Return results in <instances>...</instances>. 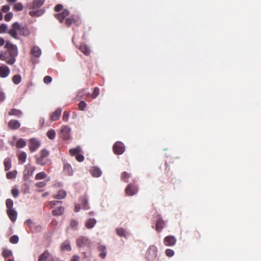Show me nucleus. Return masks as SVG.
<instances>
[{
	"instance_id": "obj_56",
	"label": "nucleus",
	"mask_w": 261,
	"mask_h": 261,
	"mask_svg": "<svg viewBox=\"0 0 261 261\" xmlns=\"http://www.w3.org/2000/svg\"><path fill=\"white\" fill-rule=\"evenodd\" d=\"M6 99V95L4 92L0 90V102H3Z\"/></svg>"
},
{
	"instance_id": "obj_18",
	"label": "nucleus",
	"mask_w": 261,
	"mask_h": 261,
	"mask_svg": "<svg viewBox=\"0 0 261 261\" xmlns=\"http://www.w3.org/2000/svg\"><path fill=\"white\" fill-rule=\"evenodd\" d=\"M165 222L159 217L156 220L155 229L158 232H161L165 226Z\"/></svg>"
},
{
	"instance_id": "obj_62",
	"label": "nucleus",
	"mask_w": 261,
	"mask_h": 261,
	"mask_svg": "<svg viewBox=\"0 0 261 261\" xmlns=\"http://www.w3.org/2000/svg\"><path fill=\"white\" fill-rule=\"evenodd\" d=\"M5 43V40L3 38L0 37V46H3Z\"/></svg>"
},
{
	"instance_id": "obj_26",
	"label": "nucleus",
	"mask_w": 261,
	"mask_h": 261,
	"mask_svg": "<svg viewBox=\"0 0 261 261\" xmlns=\"http://www.w3.org/2000/svg\"><path fill=\"white\" fill-rule=\"evenodd\" d=\"M49 256L50 253L48 251L45 250L39 256L38 261H46L49 258Z\"/></svg>"
},
{
	"instance_id": "obj_14",
	"label": "nucleus",
	"mask_w": 261,
	"mask_h": 261,
	"mask_svg": "<svg viewBox=\"0 0 261 261\" xmlns=\"http://www.w3.org/2000/svg\"><path fill=\"white\" fill-rule=\"evenodd\" d=\"M70 129L69 127L65 126L61 130V136L65 140H68L69 139V132Z\"/></svg>"
},
{
	"instance_id": "obj_55",
	"label": "nucleus",
	"mask_w": 261,
	"mask_h": 261,
	"mask_svg": "<svg viewBox=\"0 0 261 261\" xmlns=\"http://www.w3.org/2000/svg\"><path fill=\"white\" fill-rule=\"evenodd\" d=\"M11 193L13 195V196L16 198L18 196L19 194V191L17 189H13L11 190Z\"/></svg>"
},
{
	"instance_id": "obj_42",
	"label": "nucleus",
	"mask_w": 261,
	"mask_h": 261,
	"mask_svg": "<svg viewBox=\"0 0 261 261\" xmlns=\"http://www.w3.org/2000/svg\"><path fill=\"white\" fill-rule=\"evenodd\" d=\"M23 7L21 3H18L15 4L13 10L16 11H20L23 10Z\"/></svg>"
},
{
	"instance_id": "obj_4",
	"label": "nucleus",
	"mask_w": 261,
	"mask_h": 261,
	"mask_svg": "<svg viewBox=\"0 0 261 261\" xmlns=\"http://www.w3.org/2000/svg\"><path fill=\"white\" fill-rule=\"evenodd\" d=\"M157 251V248L155 246L152 245L149 246L145 254L146 258L148 260H153L156 257Z\"/></svg>"
},
{
	"instance_id": "obj_46",
	"label": "nucleus",
	"mask_w": 261,
	"mask_h": 261,
	"mask_svg": "<svg viewBox=\"0 0 261 261\" xmlns=\"http://www.w3.org/2000/svg\"><path fill=\"white\" fill-rule=\"evenodd\" d=\"M18 240L19 238L18 236L16 235L12 236L10 238V242L12 244H16L18 242Z\"/></svg>"
},
{
	"instance_id": "obj_60",
	"label": "nucleus",
	"mask_w": 261,
	"mask_h": 261,
	"mask_svg": "<svg viewBox=\"0 0 261 261\" xmlns=\"http://www.w3.org/2000/svg\"><path fill=\"white\" fill-rule=\"evenodd\" d=\"M82 208V206H81V204L80 203V204H76L75 205V207H74V211L75 212H79L80 209Z\"/></svg>"
},
{
	"instance_id": "obj_28",
	"label": "nucleus",
	"mask_w": 261,
	"mask_h": 261,
	"mask_svg": "<svg viewBox=\"0 0 261 261\" xmlns=\"http://www.w3.org/2000/svg\"><path fill=\"white\" fill-rule=\"evenodd\" d=\"M45 0H34L32 4V8L36 9L41 7L44 3Z\"/></svg>"
},
{
	"instance_id": "obj_20",
	"label": "nucleus",
	"mask_w": 261,
	"mask_h": 261,
	"mask_svg": "<svg viewBox=\"0 0 261 261\" xmlns=\"http://www.w3.org/2000/svg\"><path fill=\"white\" fill-rule=\"evenodd\" d=\"M64 172L68 175H72L73 173V169L71 166L68 163H65L63 167Z\"/></svg>"
},
{
	"instance_id": "obj_57",
	"label": "nucleus",
	"mask_w": 261,
	"mask_h": 261,
	"mask_svg": "<svg viewBox=\"0 0 261 261\" xmlns=\"http://www.w3.org/2000/svg\"><path fill=\"white\" fill-rule=\"evenodd\" d=\"M63 9V5H62L61 4H58L57 5L55 8H54V10L56 11V12H59L62 9Z\"/></svg>"
},
{
	"instance_id": "obj_54",
	"label": "nucleus",
	"mask_w": 261,
	"mask_h": 261,
	"mask_svg": "<svg viewBox=\"0 0 261 261\" xmlns=\"http://www.w3.org/2000/svg\"><path fill=\"white\" fill-rule=\"evenodd\" d=\"M75 159L78 162H81L84 161L85 158L83 155L79 153L76 155Z\"/></svg>"
},
{
	"instance_id": "obj_63",
	"label": "nucleus",
	"mask_w": 261,
	"mask_h": 261,
	"mask_svg": "<svg viewBox=\"0 0 261 261\" xmlns=\"http://www.w3.org/2000/svg\"><path fill=\"white\" fill-rule=\"evenodd\" d=\"M44 119H41L39 120V124H41V126H42L44 123Z\"/></svg>"
},
{
	"instance_id": "obj_24",
	"label": "nucleus",
	"mask_w": 261,
	"mask_h": 261,
	"mask_svg": "<svg viewBox=\"0 0 261 261\" xmlns=\"http://www.w3.org/2000/svg\"><path fill=\"white\" fill-rule=\"evenodd\" d=\"M98 251L99 252V256L101 258H105L107 255L106 247L103 245H100L98 247Z\"/></svg>"
},
{
	"instance_id": "obj_25",
	"label": "nucleus",
	"mask_w": 261,
	"mask_h": 261,
	"mask_svg": "<svg viewBox=\"0 0 261 261\" xmlns=\"http://www.w3.org/2000/svg\"><path fill=\"white\" fill-rule=\"evenodd\" d=\"M96 223V220L94 218H90L86 221L85 227L88 229H91L95 226Z\"/></svg>"
},
{
	"instance_id": "obj_30",
	"label": "nucleus",
	"mask_w": 261,
	"mask_h": 261,
	"mask_svg": "<svg viewBox=\"0 0 261 261\" xmlns=\"http://www.w3.org/2000/svg\"><path fill=\"white\" fill-rule=\"evenodd\" d=\"M66 196V192L63 190H60L57 194L55 195L54 197L56 199H61L64 198Z\"/></svg>"
},
{
	"instance_id": "obj_34",
	"label": "nucleus",
	"mask_w": 261,
	"mask_h": 261,
	"mask_svg": "<svg viewBox=\"0 0 261 261\" xmlns=\"http://www.w3.org/2000/svg\"><path fill=\"white\" fill-rule=\"evenodd\" d=\"M130 174L126 172H123L121 173V179L125 182H128L129 181V178H130Z\"/></svg>"
},
{
	"instance_id": "obj_10",
	"label": "nucleus",
	"mask_w": 261,
	"mask_h": 261,
	"mask_svg": "<svg viewBox=\"0 0 261 261\" xmlns=\"http://www.w3.org/2000/svg\"><path fill=\"white\" fill-rule=\"evenodd\" d=\"M10 69L5 64H0V77L6 78L9 75Z\"/></svg>"
},
{
	"instance_id": "obj_44",
	"label": "nucleus",
	"mask_w": 261,
	"mask_h": 261,
	"mask_svg": "<svg viewBox=\"0 0 261 261\" xmlns=\"http://www.w3.org/2000/svg\"><path fill=\"white\" fill-rule=\"evenodd\" d=\"M99 94V89L97 87H95L94 89L93 92L91 94V96L93 98H95Z\"/></svg>"
},
{
	"instance_id": "obj_49",
	"label": "nucleus",
	"mask_w": 261,
	"mask_h": 261,
	"mask_svg": "<svg viewBox=\"0 0 261 261\" xmlns=\"http://www.w3.org/2000/svg\"><path fill=\"white\" fill-rule=\"evenodd\" d=\"M62 203L60 201H51L49 202V205L51 208H54L56 205H58L59 204H61Z\"/></svg>"
},
{
	"instance_id": "obj_38",
	"label": "nucleus",
	"mask_w": 261,
	"mask_h": 261,
	"mask_svg": "<svg viewBox=\"0 0 261 261\" xmlns=\"http://www.w3.org/2000/svg\"><path fill=\"white\" fill-rule=\"evenodd\" d=\"M116 231L117 234L119 236L124 237H126V231H125V229H123V228H117Z\"/></svg>"
},
{
	"instance_id": "obj_48",
	"label": "nucleus",
	"mask_w": 261,
	"mask_h": 261,
	"mask_svg": "<svg viewBox=\"0 0 261 261\" xmlns=\"http://www.w3.org/2000/svg\"><path fill=\"white\" fill-rule=\"evenodd\" d=\"M165 254L166 255L170 257H172L173 256L174 254V252L173 250L172 249H167L166 250H165Z\"/></svg>"
},
{
	"instance_id": "obj_21",
	"label": "nucleus",
	"mask_w": 261,
	"mask_h": 261,
	"mask_svg": "<svg viewBox=\"0 0 261 261\" xmlns=\"http://www.w3.org/2000/svg\"><path fill=\"white\" fill-rule=\"evenodd\" d=\"M61 250L62 251H69L71 250L69 241L66 240L63 242L60 245Z\"/></svg>"
},
{
	"instance_id": "obj_2",
	"label": "nucleus",
	"mask_w": 261,
	"mask_h": 261,
	"mask_svg": "<svg viewBox=\"0 0 261 261\" xmlns=\"http://www.w3.org/2000/svg\"><path fill=\"white\" fill-rule=\"evenodd\" d=\"M17 32L20 35L24 36H28L30 34V30L27 27L21 26L18 22H15L12 24L8 33L12 37L17 39Z\"/></svg>"
},
{
	"instance_id": "obj_36",
	"label": "nucleus",
	"mask_w": 261,
	"mask_h": 261,
	"mask_svg": "<svg viewBox=\"0 0 261 261\" xmlns=\"http://www.w3.org/2000/svg\"><path fill=\"white\" fill-rule=\"evenodd\" d=\"M12 81L16 85L19 84L21 81V76L19 74H16L12 77Z\"/></svg>"
},
{
	"instance_id": "obj_52",
	"label": "nucleus",
	"mask_w": 261,
	"mask_h": 261,
	"mask_svg": "<svg viewBox=\"0 0 261 261\" xmlns=\"http://www.w3.org/2000/svg\"><path fill=\"white\" fill-rule=\"evenodd\" d=\"M69 117V113L67 111H64L63 115V120L67 121Z\"/></svg>"
},
{
	"instance_id": "obj_33",
	"label": "nucleus",
	"mask_w": 261,
	"mask_h": 261,
	"mask_svg": "<svg viewBox=\"0 0 261 261\" xmlns=\"http://www.w3.org/2000/svg\"><path fill=\"white\" fill-rule=\"evenodd\" d=\"M81 151V147L79 146H77L75 148H71L69 150V153L71 155L74 156L77 154H79Z\"/></svg>"
},
{
	"instance_id": "obj_29",
	"label": "nucleus",
	"mask_w": 261,
	"mask_h": 261,
	"mask_svg": "<svg viewBox=\"0 0 261 261\" xmlns=\"http://www.w3.org/2000/svg\"><path fill=\"white\" fill-rule=\"evenodd\" d=\"M64 211V208L62 206H59L57 208L53 210L52 214L54 216H61Z\"/></svg>"
},
{
	"instance_id": "obj_53",
	"label": "nucleus",
	"mask_w": 261,
	"mask_h": 261,
	"mask_svg": "<svg viewBox=\"0 0 261 261\" xmlns=\"http://www.w3.org/2000/svg\"><path fill=\"white\" fill-rule=\"evenodd\" d=\"M52 81V78L51 76L46 75L44 77L43 82L45 84H48Z\"/></svg>"
},
{
	"instance_id": "obj_61",
	"label": "nucleus",
	"mask_w": 261,
	"mask_h": 261,
	"mask_svg": "<svg viewBox=\"0 0 261 261\" xmlns=\"http://www.w3.org/2000/svg\"><path fill=\"white\" fill-rule=\"evenodd\" d=\"M79 256L77 255H73L70 261H79Z\"/></svg>"
},
{
	"instance_id": "obj_15",
	"label": "nucleus",
	"mask_w": 261,
	"mask_h": 261,
	"mask_svg": "<svg viewBox=\"0 0 261 261\" xmlns=\"http://www.w3.org/2000/svg\"><path fill=\"white\" fill-rule=\"evenodd\" d=\"M79 201L82 206V208L84 210H88L90 208L88 204V199L86 195L81 196L80 198Z\"/></svg>"
},
{
	"instance_id": "obj_19",
	"label": "nucleus",
	"mask_w": 261,
	"mask_h": 261,
	"mask_svg": "<svg viewBox=\"0 0 261 261\" xmlns=\"http://www.w3.org/2000/svg\"><path fill=\"white\" fill-rule=\"evenodd\" d=\"M8 115L9 116H15L17 117H20L22 115V112L21 110L19 109H11L9 112H8Z\"/></svg>"
},
{
	"instance_id": "obj_50",
	"label": "nucleus",
	"mask_w": 261,
	"mask_h": 261,
	"mask_svg": "<svg viewBox=\"0 0 261 261\" xmlns=\"http://www.w3.org/2000/svg\"><path fill=\"white\" fill-rule=\"evenodd\" d=\"M7 30V25L6 24H2L0 25V33H4Z\"/></svg>"
},
{
	"instance_id": "obj_13",
	"label": "nucleus",
	"mask_w": 261,
	"mask_h": 261,
	"mask_svg": "<svg viewBox=\"0 0 261 261\" xmlns=\"http://www.w3.org/2000/svg\"><path fill=\"white\" fill-rule=\"evenodd\" d=\"M8 126L10 129L15 130L20 127V123L17 120L12 119L8 122Z\"/></svg>"
},
{
	"instance_id": "obj_59",
	"label": "nucleus",
	"mask_w": 261,
	"mask_h": 261,
	"mask_svg": "<svg viewBox=\"0 0 261 261\" xmlns=\"http://www.w3.org/2000/svg\"><path fill=\"white\" fill-rule=\"evenodd\" d=\"M9 9H10V7L9 6L5 5L2 7V11L4 13H6L9 10Z\"/></svg>"
},
{
	"instance_id": "obj_35",
	"label": "nucleus",
	"mask_w": 261,
	"mask_h": 261,
	"mask_svg": "<svg viewBox=\"0 0 261 261\" xmlns=\"http://www.w3.org/2000/svg\"><path fill=\"white\" fill-rule=\"evenodd\" d=\"M4 164L6 171H8L11 167V161L10 158H6L4 160Z\"/></svg>"
},
{
	"instance_id": "obj_51",
	"label": "nucleus",
	"mask_w": 261,
	"mask_h": 261,
	"mask_svg": "<svg viewBox=\"0 0 261 261\" xmlns=\"http://www.w3.org/2000/svg\"><path fill=\"white\" fill-rule=\"evenodd\" d=\"M13 17V14L11 12L7 13L5 16V20L6 21H9Z\"/></svg>"
},
{
	"instance_id": "obj_5",
	"label": "nucleus",
	"mask_w": 261,
	"mask_h": 261,
	"mask_svg": "<svg viewBox=\"0 0 261 261\" xmlns=\"http://www.w3.org/2000/svg\"><path fill=\"white\" fill-rule=\"evenodd\" d=\"M72 23L78 26L81 23V20L79 16L71 15L70 17L66 18L65 20V24L68 27H69Z\"/></svg>"
},
{
	"instance_id": "obj_39",
	"label": "nucleus",
	"mask_w": 261,
	"mask_h": 261,
	"mask_svg": "<svg viewBox=\"0 0 261 261\" xmlns=\"http://www.w3.org/2000/svg\"><path fill=\"white\" fill-rule=\"evenodd\" d=\"M47 137L51 140L55 138L56 136V132L54 129H50L47 132Z\"/></svg>"
},
{
	"instance_id": "obj_64",
	"label": "nucleus",
	"mask_w": 261,
	"mask_h": 261,
	"mask_svg": "<svg viewBox=\"0 0 261 261\" xmlns=\"http://www.w3.org/2000/svg\"><path fill=\"white\" fill-rule=\"evenodd\" d=\"M35 14V12H34V11H30V15H31L32 16H34Z\"/></svg>"
},
{
	"instance_id": "obj_1",
	"label": "nucleus",
	"mask_w": 261,
	"mask_h": 261,
	"mask_svg": "<svg viewBox=\"0 0 261 261\" xmlns=\"http://www.w3.org/2000/svg\"><path fill=\"white\" fill-rule=\"evenodd\" d=\"M7 51L0 54V60L4 61L10 65H13L16 61V57L18 55L17 47L11 43L7 42L5 45Z\"/></svg>"
},
{
	"instance_id": "obj_17",
	"label": "nucleus",
	"mask_w": 261,
	"mask_h": 261,
	"mask_svg": "<svg viewBox=\"0 0 261 261\" xmlns=\"http://www.w3.org/2000/svg\"><path fill=\"white\" fill-rule=\"evenodd\" d=\"M7 214L9 218V219L12 221H15L17 218V212L16 211L13 209H7Z\"/></svg>"
},
{
	"instance_id": "obj_58",
	"label": "nucleus",
	"mask_w": 261,
	"mask_h": 261,
	"mask_svg": "<svg viewBox=\"0 0 261 261\" xmlns=\"http://www.w3.org/2000/svg\"><path fill=\"white\" fill-rule=\"evenodd\" d=\"M35 185L38 188H42L46 185V183L44 181H40V182H37L35 184Z\"/></svg>"
},
{
	"instance_id": "obj_43",
	"label": "nucleus",
	"mask_w": 261,
	"mask_h": 261,
	"mask_svg": "<svg viewBox=\"0 0 261 261\" xmlns=\"http://www.w3.org/2000/svg\"><path fill=\"white\" fill-rule=\"evenodd\" d=\"M6 205L7 209H13V201L11 199H7L6 201Z\"/></svg>"
},
{
	"instance_id": "obj_45",
	"label": "nucleus",
	"mask_w": 261,
	"mask_h": 261,
	"mask_svg": "<svg viewBox=\"0 0 261 261\" xmlns=\"http://www.w3.org/2000/svg\"><path fill=\"white\" fill-rule=\"evenodd\" d=\"M78 222L74 219H72L70 221V226L73 229H76L78 226Z\"/></svg>"
},
{
	"instance_id": "obj_9",
	"label": "nucleus",
	"mask_w": 261,
	"mask_h": 261,
	"mask_svg": "<svg viewBox=\"0 0 261 261\" xmlns=\"http://www.w3.org/2000/svg\"><path fill=\"white\" fill-rule=\"evenodd\" d=\"M138 189L136 185L130 184L127 186L125 192L128 196H133L138 192Z\"/></svg>"
},
{
	"instance_id": "obj_16",
	"label": "nucleus",
	"mask_w": 261,
	"mask_h": 261,
	"mask_svg": "<svg viewBox=\"0 0 261 261\" xmlns=\"http://www.w3.org/2000/svg\"><path fill=\"white\" fill-rule=\"evenodd\" d=\"M62 110L60 108L57 109L55 112H53L50 116V119L53 121L58 120L61 116Z\"/></svg>"
},
{
	"instance_id": "obj_32",
	"label": "nucleus",
	"mask_w": 261,
	"mask_h": 261,
	"mask_svg": "<svg viewBox=\"0 0 261 261\" xmlns=\"http://www.w3.org/2000/svg\"><path fill=\"white\" fill-rule=\"evenodd\" d=\"M26 145L25 141L21 138L18 139L16 143V146L18 148H21L25 147Z\"/></svg>"
},
{
	"instance_id": "obj_8",
	"label": "nucleus",
	"mask_w": 261,
	"mask_h": 261,
	"mask_svg": "<svg viewBox=\"0 0 261 261\" xmlns=\"http://www.w3.org/2000/svg\"><path fill=\"white\" fill-rule=\"evenodd\" d=\"M113 150L116 154H121L124 151V145L120 142H117L113 145Z\"/></svg>"
},
{
	"instance_id": "obj_23",
	"label": "nucleus",
	"mask_w": 261,
	"mask_h": 261,
	"mask_svg": "<svg viewBox=\"0 0 261 261\" xmlns=\"http://www.w3.org/2000/svg\"><path fill=\"white\" fill-rule=\"evenodd\" d=\"M31 54L36 57H39L41 55V50L38 46H33L31 50Z\"/></svg>"
},
{
	"instance_id": "obj_11",
	"label": "nucleus",
	"mask_w": 261,
	"mask_h": 261,
	"mask_svg": "<svg viewBox=\"0 0 261 261\" xmlns=\"http://www.w3.org/2000/svg\"><path fill=\"white\" fill-rule=\"evenodd\" d=\"M176 242V239L173 236H168L164 239V244L167 246H174Z\"/></svg>"
},
{
	"instance_id": "obj_22",
	"label": "nucleus",
	"mask_w": 261,
	"mask_h": 261,
	"mask_svg": "<svg viewBox=\"0 0 261 261\" xmlns=\"http://www.w3.org/2000/svg\"><path fill=\"white\" fill-rule=\"evenodd\" d=\"M91 175L95 177H98L101 175V171L96 167H92L90 170Z\"/></svg>"
},
{
	"instance_id": "obj_3",
	"label": "nucleus",
	"mask_w": 261,
	"mask_h": 261,
	"mask_svg": "<svg viewBox=\"0 0 261 261\" xmlns=\"http://www.w3.org/2000/svg\"><path fill=\"white\" fill-rule=\"evenodd\" d=\"M40 153V156L36 158V162L38 165L44 166L49 161V160L47 158L49 152L46 149H43L41 150Z\"/></svg>"
},
{
	"instance_id": "obj_31",
	"label": "nucleus",
	"mask_w": 261,
	"mask_h": 261,
	"mask_svg": "<svg viewBox=\"0 0 261 261\" xmlns=\"http://www.w3.org/2000/svg\"><path fill=\"white\" fill-rule=\"evenodd\" d=\"M18 158L20 164L24 163L27 159V154L25 152H21L18 155Z\"/></svg>"
},
{
	"instance_id": "obj_47",
	"label": "nucleus",
	"mask_w": 261,
	"mask_h": 261,
	"mask_svg": "<svg viewBox=\"0 0 261 261\" xmlns=\"http://www.w3.org/2000/svg\"><path fill=\"white\" fill-rule=\"evenodd\" d=\"M79 109L81 110V111H84L85 108L87 106V104L84 101H81L79 105Z\"/></svg>"
},
{
	"instance_id": "obj_7",
	"label": "nucleus",
	"mask_w": 261,
	"mask_h": 261,
	"mask_svg": "<svg viewBox=\"0 0 261 261\" xmlns=\"http://www.w3.org/2000/svg\"><path fill=\"white\" fill-rule=\"evenodd\" d=\"M29 144V147L31 152L35 151L40 146V142L35 138L30 139Z\"/></svg>"
},
{
	"instance_id": "obj_40",
	"label": "nucleus",
	"mask_w": 261,
	"mask_h": 261,
	"mask_svg": "<svg viewBox=\"0 0 261 261\" xmlns=\"http://www.w3.org/2000/svg\"><path fill=\"white\" fill-rule=\"evenodd\" d=\"M12 254V251L8 249H4L2 252V255L5 258L10 257Z\"/></svg>"
},
{
	"instance_id": "obj_41",
	"label": "nucleus",
	"mask_w": 261,
	"mask_h": 261,
	"mask_svg": "<svg viewBox=\"0 0 261 261\" xmlns=\"http://www.w3.org/2000/svg\"><path fill=\"white\" fill-rule=\"evenodd\" d=\"M46 174L44 172H41L38 173H37L36 175L35 179L37 180H40L42 179H44L46 177Z\"/></svg>"
},
{
	"instance_id": "obj_12",
	"label": "nucleus",
	"mask_w": 261,
	"mask_h": 261,
	"mask_svg": "<svg viewBox=\"0 0 261 261\" xmlns=\"http://www.w3.org/2000/svg\"><path fill=\"white\" fill-rule=\"evenodd\" d=\"M69 11L67 9H64L61 13L55 15V17L61 23H62L64 19L69 15Z\"/></svg>"
},
{
	"instance_id": "obj_27",
	"label": "nucleus",
	"mask_w": 261,
	"mask_h": 261,
	"mask_svg": "<svg viewBox=\"0 0 261 261\" xmlns=\"http://www.w3.org/2000/svg\"><path fill=\"white\" fill-rule=\"evenodd\" d=\"M79 49L86 56H88L90 54V49L89 47L85 44H81L79 47Z\"/></svg>"
},
{
	"instance_id": "obj_6",
	"label": "nucleus",
	"mask_w": 261,
	"mask_h": 261,
	"mask_svg": "<svg viewBox=\"0 0 261 261\" xmlns=\"http://www.w3.org/2000/svg\"><path fill=\"white\" fill-rule=\"evenodd\" d=\"M76 244L79 247L84 246H87L89 247L91 245V242L87 238L81 236L76 239Z\"/></svg>"
},
{
	"instance_id": "obj_37",
	"label": "nucleus",
	"mask_w": 261,
	"mask_h": 261,
	"mask_svg": "<svg viewBox=\"0 0 261 261\" xmlns=\"http://www.w3.org/2000/svg\"><path fill=\"white\" fill-rule=\"evenodd\" d=\"M17 171L14 170L13 171L8 172L6 174V177L7 179H13L16 177Z\"/></svg>"
}]
</instances>
